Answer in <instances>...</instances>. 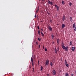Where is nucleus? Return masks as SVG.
I'll list each match as a JSON object with an SVG mask.
<instances>
[{
    "label": "nucleus",
    "instance_id": "16",
    "mask_svg": "<svg viewBox=\"0 0 76 76\" xmlns=\"http://www.w3.org/2000/svg\"><path fill=\"white\" fill-rule=\"evenodd\" d=\"M50 64L51 66H53V63H52V62H50Z\"/></svg>",
    "mask_w": 76,
    "mask_h": 76
},
{
    "label": "nucleus",
    "instance_id": "36",
    "mask_svg": "<svg viewBox=\"0 0 76 76\" xmlns=\"http://www.w3.org/2000/svg\"><path fill=\"white\" fill-rule=\"evenodd\" d=\"M34 17L35 18H36V17H37V15L36 14L35 15Z\"/></svg>",
    "mask_w": 76,
    "mask_h": 76
},
{
    "label": "nucleus",
    "instance_id": "43",
    "mask_svg": "<svg viewBox=\"0 0 76 76\" xmlns=\"http://www.w3.org/2000/svg\"><path fill=\"white\" fill-rule=\"evenodd\" d=\"M33 72L34 71V68H33Z\"/></svg>",
    "mask_w": 76,
    "mask_h": 76
},
{
    "label": "nucleus",
    "instance_id": "2",
    "mask_svg": "<svg viewBox=\"0 0 76 76\" xmlns=\"http://www.w3.org/2000/svg\"><path fill=\"white\" fill-rule=\"evenodd\" d=\"M49 60L48 59L46 60V64H45V66H48L49 64Z\"/></svg>",
    "mask_w": 76,
    "mask_h": 76
},
{
    "label": "nucleus",
    "instance_id": "34",
    "mask_svg": "<svg viewBox=\"0 0 76 76\" xmlns=\"http://www.w3.org/2000/svg\"><path fill=\"white\" fill-rule=\"evenodd\" d=\"M50 22L51 23H52V20L51 19L50 20Z\"/></svg>",
    "mask_w": 76,
    "mask_h": 76
},
{
    "label": "nucleus",
    "instance_id": "15",
    "mask_svg": "<svg viewBox=\"0 0 76 76\" xmlns=\"http://www.w3.org/2000/svg\"><path fill=\"white\" fill-rule=\"evenodd\" d=\"M75 26H76V25H75V23H74L73 24V28L76 27H75Z\"/></svg>",
    "mask_w": 76,
    "mask_h": 76
},
{
    "label": "nucleus",
    "instance_id": "19",
    "mask_svg": "<svg viewBox=\"0 0 76 76\" xmlns=\"http://www.w3.org/2000/svg\"><path fill=\"white\" fill-rule=\"evenodd\" d=\"M38 33L39 35H40V31H39V30L38 31Z\"/></svg>",
    "mask_w": 76,
    "mask_h": 76
},
{
    "label": "nucleus",
    "instance_id": "46",
    "mask_svg": "<svg viewBox=\"0 0 76 76\" xmlns=\"http://www.w3.org/2000/svg\"><path fill=\"white\" fill-rule=\"evenodd\" d=\"M41 0H39V1H41Z\"/></svg>",
    "mask_w": 76,
    "mask_h": 76
},
{
    "label": "nucleus",
    "instance_id": "32",
    "mask_svg": "<svg viewBox=\"0 0 76 76\" xmlns=\"http://www.w3.org/2000/svg\"><path fill=\"white\" fill-rule=\"evenodd\" d=\"M45 51H47V48H45Z\"/></svg>",
    "mask_w": 76,
    "mask_h": 76
},
{
    "label": "nucleus",
    "instance_id": "45",
    "mask_svg": "<svg viewBox=\"0 0 76 76\" xmlns=\"http://www.w3.org/2000/svg\"><path fill=\"white\" fill-rule=\"evenodd\" d=\"M61 44H64V43H63V42H62V43H61Z\"/></svg>",
    "mask_w": 76,
    "mask_h": 76
},
{
    "label": "nucleus",
    "instance_id": "23",
    "mask_svg": "<svg viewBox=\"0 0 76 76\" xmlns=\"http://www.w3.org/2000/svg\"><path fill=\"white\" fill-rule=\"evenodd\" d=\"M57 50L58 51H59V47H58L57 48Z\"/></svg>",
    "mask_w": 76,
    "mask_h": 76
},
{
    "label": "nucleus",
    "instance_id": "31",
    "mask_svg": "<svg viewBox=\"0 0 76 76\" xmlns=\"http://www.w3.org/2000/svg\"><path fill=\"white\" fill-rule=\"evenodd\" d=\"M32 66H34V62H32Z\"/></svg>",
    "mask_w": 76,
    "mask_h": 76
},
{
    "label": "nucleus",
    "instance_id": "22",
    "mask_svg": "<svg viewBox=\"0 0 76 76\" xmlns=\"http://www.w3.org/2000/svg\"><path fill=\"white\" fill-rule=\"evenodd\" d=\"M62 4H64V2L63 1H62Z\"/></svg>",
    "mask_w": 76,
    "mask_h": 76
},
{
    "label": "nucleus",
    "instance_id": "28",
    "mask_svg": "<svg viewBox=\"0 0 76 76\" xmlns=\"http://www.w3.org/2000/svg\"><path fill=\"white\" fill-rule=\"evenodd\" d=\"M50 4L51 5H53V2H50Z\"/></svg>",
    "mask_w": 76,
    "mask_h": 76
},
{
    "label": "nucleus",
    "instance_id": "11",
    "mask_svg": "<svg viewBox=\"0 0 76 76\" xmlns=\"http://www.w3.org/2000/svg\"><path fill=\"white\" fill-rule=\"evenodd\" d=\"M65 76H69V74L68 73V72H67L66 73L65 75Z\"/></svg>",
    "mask_w": 76,
    "mask_h": 76
},
{
    "label": "nucleus",
    "instance_id": "42",
    "mask_svg": "<svg viewBox=\"0 0 76 76\" xmlns=\"http://www.w3.org/2000/svg\"><path fill=\"white\" fill-rule=\"evenodd\" d=\"M39 48H40V47H41V46H40V45H39Z\"/></svg>",
    "mask_w": 76,
    "mask_h": 76
},
{
    "label": "nucleus",
    "instance_id": "40",
    "mask_svg": "<svg viewBox=\"0 0 76 76\" xmlns=\"http://www.w3.org/2000/svg\"><path fill=\"white\" fill-rule=\"evenodd\" d=\"M38 40L39 41H40V40L39 39V38H38Z\"/></svg>",
    "mask_w": 76,
    "mask_h": 76
},
{
    "label": "nucleus",
    "instance_id": "37",
    "mask_svg": "<svg viewBox=\"0 0 76 76\" xmlns=\"http://www.w3.org/2000/svg\"><path fill=\"white\" fill-rule=\"evenodd\" d=\"M74 74H72L71 75V76H74Z\"/></svg>",
    "mask_w": 76,
    "mask_h": 76
},
{
    "label": "nucleus",
    "instance_id": "12",
    "mask_svg": "<svg viewBox=\"0 0 76 76\" xmlns=\"http://www.w3.org/2000/svg\"><path fill=\"white\" fill-rule=\"evenodd\" d=\"M75 50V47H72V51H74Z\"/></svg>",
    "mask_w": 76,
    "mask_h": 76
},
{
    "label": "nucleus",
    "instance_id": "33",
    "mask_svg": "<svg viewBox=\"0 0 76 76\" xmlns=\"http://www.w3.org/2000/svg\"><path fill=\"white\" fill-rule=\"evenodd\" d=\"M37 28L38 29H39V26H37Z\"/></svg>",
    "mask_w": 76,
    "mask_h": 76
},
{
    "label": "nucleus",
    "instance_id": "44",
    "mask_svg": "<svg viewBox=\"0 0 76 76\" xmlns=\"http://www.w3.org/2000/svg\"><path fill=\"white\" fill-rule=\"evenodd\" d=\"M39 61H38V64H39Z\"/></svg>",
    "mask_w": 76,
    "mask_h": 76
},
{
    "label": "nucleus",
    "instance_id": "6",
    "mask_svg": "<svg viewBox=\"0 0 76 76\" xmlns=\"http://www.w3.org/2000/svg\"><path fill=\"white\" fill-rule=\"evenodd\" d=\"M64 27H65V25L64 24H62V28H64Z\"/></svg>",
    "mask_w": 76,
    "mask_h": 76
},
{
    "label": "nucleus",
    "instance_id": "7",
    "mask_svg": "<svg viewBox=\"0 0 76 76\" xmlns=\"http://www.w3.org/2000/svg\"><path fill=\"white\" fill-rule=\"evenodd\" d=\"M54 50H55V53L56 54H57V49L56 48H55Z\"/></svg>",
    "mask_w": 76,
    "mask_h": 76
},
{
    "label": "nucleus",
    "instance_id": "13",
    "mask_svg": "<svg viewBox=\"0 0 76 76\" xmlns=\"http://www.w3.org/2000/svg\"><path fill=\"white\" fill-rule=\"evenodd\" d=\"M40 71L41 72H42V69H43V67H42V66H41Z\"/></svg>",
    "mask_w": 76,
    "mask_h": 76
},
{
    "label": "nucleus",
    "instance_id": "18",
    "mask_svg": "<svg viewBox=\"0 0 76 76\" xmlns=\"http://www.w3.org/2000/svg\"><path fill=\"white\" fill-rule=\"evenodd\" d=\"M39 7H38V10H37V11H36L37 13H38V11H39Z\"/></svg>",
    "mask_w": 76,
    "mask_h": 76
},
{
    "label": "nucleus",
    "instance_id": "39",
    "mask_svg": "<svg viewBox=\"0 0 76 76\" xmlns=\"http://www.w3.org/2000/svg\"><path fill=\"white\" fill-rule=\"evenodd\" d=\"M47 76H50V75H49L48 74H47Z\"/></svg>",
    "mask_w": 76,
    "mask_h": 76
},
{
    "label": "nucleus",
    "instance_id": "21",
    "mask_svg": "<svg viewBox=\"0 0 76 76\" xmlns=\"http://www.w3.org/2000/svg\"><path fill=\"white\" fill-rule=\"evenodd\" d=\"M74 28V31H76V27H74V28Z\"/></svg>",
    "mask_w": 76,
    "mask_h": 76
},
{
    "label": "nucleus",
    "instance_id": "47",
    "mask_svg": "<svg viewBox=\"0 0 76 76\" xmlns=\"http://www.w3.org/2000/svg\"><path fill=\"white\" fill-rule=\"evenodd\" d=\"M42 1H44V0H42Z\"/></svg>",
    "mask_w": 76,
    "mask_h": 76
},
{
    "label": "nucleus",
    "instance_id": "17",
    "mask_svg": "<svg viewBox=\"0 0 76 76\" xmlns=\"http://www.w3.org/2000/svg\"><path fill=\"white\" fill-rule=\"evenodd\" d=\"M51 37H52V39H54V35L52 34Z\"/></svg>",
    "mask_w": 76,
    "mask_h": 76
},
{
    "label": "nucleus",
    "instance_id": "26",
    "mask_svg": "<svg viewBox=\"0 0 76 76\" xmlns=\"http://www.w3.org/2000/svg\"><path fill=\"white\" fill-rule=\"evenodd\" d=\"M69 44L70 45H72V41H70V43H69Z\"/></svg>",
    "mask_w": 76,
    "mask_h": 76
},
{
    "label": "nucleus",
    "instance_id": "10",
    "mask_svg": "<svg viewBox=\"0 0 76 76\" xmlns=\"http://www.w3.org/2000/svg\"><path fill=\"white\" fill-rule=\"evenodd\" d=\"M70 19L71 22H72V20H72V17H70Z\"/></svg>",
    "mask_w": 76,
    "mask_h": 76
},
{
    "label": "nucleus",
    "instance_id": "8",
    "mask_svg": "<svg viewBox=\"0 0 76 76\" xmlns=\"http://www.w3.org/2000/svg\"><path fill=\"white\" fill-rule=\"evenodd\" d=\"M41 34L42 35V37H44V34H43V33H42V31H40Z\"/></svg>",
    "mask_w": 76,
    "mask_h": 76
},
{
    "label": "nucleus",
    "instance_id": "41",
    "mask_svg": "<svg viewBox=\"0 0 76 76\" xmlns=\"http://www.w3.org/2000/svg\"><path fill=\"white\" fill-rule=\"evenodd\" d=\"M36 44L37 45H38V42H36Z\"/></svg>",
    "mask_w": 76,
    "mask_h": 76
},
{
    "label": "nucleus",
    "instance_id": "24",
    "mask_svg": "<svg viewBox=\"0 0 76 76\" xmlns=\"http://www.w3.org/2000/svg\"><path fill=\"white\" fill-rule=\"evenodd\" d=\"M51 3V2H50V1L48 0V4H50Z\"/></svg>",
    "mask_w": 76,
    "mask_h": 76
},
{
    "label": "nucleus",
    "instance_id": "5",
    "mask_svg": "<svg viewBox=\"0 0 76 76\" xmlns=\"http://www.w3.org/2000/svg\"><path fill=\"white\" fill-rule=\"evenodd\" d=\"M62 20L63 21H64V20H65V16L64 15L62 18Z\"/></svg>",
    "mask_w": 76,
    "mask_h": 76
},
{
    "label": "nucleus",
    "instance_id": "29",
    "mask_svg": "<svg viewBox=\"0 0 76 76\" xmlns=\"http://www.w3.org/2000/svg\"><path fill=\"white\" fill-rule=\"evenodd\" d=\"M55 7H56L57 8V7H58V6H57V5H56V4L55 5Z\"/></svg>",
    "mask_w": 76,
    "mask_h": 76
},
{
    "label": "nucleus",
    "instance_id": "25",
    "mask_svg": "<svg viewBox=\"0 0 76 76\" xmlns=\"http://www.w3.org/2000/svg\"><path fill=\"white\" fill-rule=\"evenodd\" d=\"M57 8V10H59V7H57V8Z\"/></svg>",
    "mask_w": 76,
    "mask_h": 76
},
{
    "label": "nucleus",
    "instance_id": "27",
    "mask_svg": "<svg viewBox=\"0 0 76 76\" xmlns=\"http://www.w3.org/2000/svg\"><path fill=\"white\" fill-rule=\"evenodd\" d=\"M65 64H67V61H66V60H65Z\"/></svg>",
    "mask_w": 76,
    "mask_h": 76
},
{
    "label": "nucleus",
    "instance_id": "20",
    "mask_svg": "<svg viewBox=\"0 0 76 76\" xmlns=\"http://www.w3.org/2000/svg\"><path fill=\"white\" fill-rule=\"evenodd\" d=\"M69 5L70 6H71L72 5V3L71 2L69 3Z\"/></svg>",
    "mask_w": 76,
    "mask_h": 76
},
{
    "label": "nucleus",
    "instance_id": "4",
    "mask_svg": "<svg viewBox=\"0 0 76 76\" xmlns=\"http://www.w3.org/2000/svg\"><path fill=\"white\" fill-rule=\"evenodd\" d=\"M48 29H49L50 31H53V29H52V28L51 27L49 26L48 27Z\"/></svg>",
    "mask_w": 76,
    "mask_h": 76
},
{
    "label": "nucleus",
    "instance_id": "48",
    "mask_svg": "<svg viewBox=\"0 0 76 76\" xmlns=\"http://www.w3.org/2000/svg\"><path fill=\"white\" fill-rule=\"evenodd\" d=\"M30 68H31V66H30Z\"/></svg>",
    "mask_w": 76,
    "mask_h": 76
},
{
    "label": "nucleus",
    "instance_id": "30",
    "mask_svg": "<svg viewBox=\"0 0 76 76\" xmlns=\"http://www.w3.org/2000/svg\"><path fill=\"white\" fill-rule=\"evenodd\" d=\"M66 67H69V64H66Z\"/></svg>",
    "mask_w": 76,
    "mask_h": 76
},
{
    "label": "nucleus",
    "instance_id": "3",
    "mask_svg": "<svg viewBox=\"0 0 76 76\" xmlns=\"http://www.w3.org/2000/svg\"><path fill=\"white\" fill-rule=\"evenodd\" d=\"M52 72L53 75H56V71L55 70L52 71Z\"/></svg>",
    "mask_w": 76,
    "mask_h": 76
},
{
    "label": "nucleus",
    "instance_id": "14",
    "mask_svg": "<svg viewBox=\"0 0 76 76\" xmlns=\"http://www.w3.org/2000/svg\"><path fill=\"white\" fill-rule=\"evenodd\" d=\"M57 42L58 44H59V42H60V39H57Z\"/></svg>",
    "mask_w": 76,
    "mask_h": 76
},
{
    "label": "nucleus",
    "instance_id": "35",
    "mask_svg": "<svg viewBox=\"0 0 76 76\" xmlns=\"http://www.w3.org/2000/svg\"><path fill=\"white\" fill-rule=\"evenodd\" d=\"M47 13H48V15L49 16H50V13H48V12H47Z\"/></svg>",
    "mask_w": 76,
    "mask_h": 76
},
{
    "label": "nucleus",
    "instance_id": "38",
    "mask_svg": "<svg viewBox=\"0 0 76 76\" xmlns=\"http://www.w3.org/2000/svg\"><path fill=\"white\" fill-rule=\"evenodd\" d=\"M41 29L42 31H43V29H42V28H41Z\"/></svg>",
    "mask_w": 76,
    "mask_h": 76
},
{
    "label": "nucleus",
    "instance_id": "9",
    "mask_svg": "<svg viewBox=\"0 0 76 76\" xmlns=\"http://www.w3.org/2000/svg\"><path fill=\"white\" fill-rule=\"evenodd\" d=\"M32 57H33V58H31V61L32 62H34V60H33V58H34V56H32Z\"/></svg>",
    "mask_w": 76,
    "mask_h": 76
},
{
    "label": "nucleus",
    "instance_id": "1",
    "mask_svg": "<svg viewBox=\"0 0 76 76\" xmlns=\"http://www.w3.org/2000/svg\"><path fill=\"white\" fill-rule=\"evenodd\" d=\"M61 47L63 49H64L66 51H68L69 49L68 48V47H67H67H66L64 46V44H62V45H61Z\"/></svg>",
    "mask_w": 76,
    "mask_h": 76
}]
</instances>
